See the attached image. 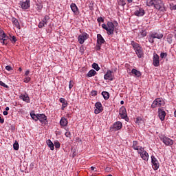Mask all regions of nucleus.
<instances>
[{
	"label": "nucleus",
	"mask_w": 176,
	"mask_h": 176,
	"mask_svg": "<svg viewBox=\"0 0 176 176\" xmlns=\"http://www.w3.org/2000/svg\"><path fill=\"white\" fill-rule=\"evenodd\" d=\"M10 41L12 42V43H16L17 42V38H16V36H12L10 38H9V36L5 33V31H3L2 29H0V42L2 43L3 45H6L9 43Z\"/></svg>",
	"instance_id": "1"
},
{
	"label": "nucleus",
	"mask_w": 176,
	"mask_h": 176,
	"mask_svg": "<svg viewBox=\"0 0 176 176\" xmlns=\"http://www.w3.org/2000/svg\"><path fill=\"white\" fill-rule=\"evenodd\" d=\"M147 6H151L160 10V12H164L166 8H164V3L162 0H146Z\"/></svg>",
	"instance_id": "2"
},
{
	"label": "nucleus",
	"mask_w": 176,
	"mask_h": 176,
	"mask_svg": "<svg viewBox=\"0 0 176 176\" xmlns=\"http://www.w3.org/2000/svg\"><path fill=\"white\" fill-rule=\"evenodd\" d=\"M119 23L118 21H114L113 23L111 21H108L107 24H102V28L103 30H106L108 35H113L115 31V27H118Z\"/></svg>",
	"instance_id": "3"
},
{
	"label": "nucleus",
	"mask_w": 176,
	"mask_h": 176,
	"mask_svg": "<svg viewBox=\"0 0 176 176\" xmlns=\"http://www.w3.org/2000/svg\"><path fill=\"white\" fill-rule=\"evenodd\" d=\"M131 45L133 46L138 57L139 58H142V57H144V51L142 50V47H140V44L134 41H131Z\"/></svg>",
	"instance_id": "4"
},
{
	"label": "nucleus",
	"mask_w": 176,
	"mask_h": 176,
	"mask_svg": "<svg viewBox=\"0 0 176 176\" xmlns=\"http://www.w3.org/2000/svg\"><path fill=\"white\" fill-rule=\"evenodd\" d=\"M119 115L121 119H124L126 122H129V116H127V110L124 106L121 107L119 110Z\"/></svg>",
	"instance_id": "5"
},
{
	"label": "nucleus",
	"mask_w": 176,
	"mask_h": 176,
	"mask_svg": "<svg viewBox=\"0 0 176 176\" xmlns=\"http://www.w3.org/2000/svg\"><path fill=\"white\" fill-rule=\"evenodd\" d=\"M164 104V100L158 98L153 101V104H151V108H157L158 107H163Z\"/></svg>",
	"instance_id": "6"
},
{
	"label": "nucleus",
	"mask_w": 176,
	"mask_h": 176,
	"mask_svg": "<svg viewBox=\"0 0 176 176\" xmlns=\"http://www.w3.org/2000/svg\"><path fill=\"white\" fill-rule=\"evenodd\" d=\"M160 140L162 141L163 144L166 146H171L172 145H174V140L170 139V138L167 136L161 137Z\"/></svg>",
	"instance_id": "7"
},
{
	"label": "nucleus",
	"mask_w": 176,
	"mask_h": 176,
	"mask_svg": "<svg viewBox=\"0 0 176 176\" xmlns=\"http://www.w3.org/2000/svg\"><path fill=\"white\" fill-rule=\"evenodd\" d=\"M87 39H89V34L86 32H83L78 37V41L80 45H83L85 43V41H87Z\"/></svg>",
	"instance_id": "8"
},
{
	"label": "nucleus",
	"mask_w": 176,
	"mask_h": 176,
	"mask_svg": "<svg viewBox=\"0 0 176 176\" xmlns=\"http://www.w3.org/2000/svg\"><path fill=\"white\" fill-rule=\"evenodd\" d=\"M132 148L134 151H138V153H141L144 151V147L140 146V142L137 141L133 142Z\"/></svg>",
	"instance_id": "9"
},
{
	"label": "nucleus",
	"mask_w": 176,
	"mask_h": 176,
	"mask_svg": "<svg viewBox=\"0 0 176 176\" xmlns=\"http://www.w3.org/2000/svg\"><path fill=\"white\" fill-rule=\"evenodd\" d=\"M50 20V17H49V16L47 15H45L42 19V21L39 22L38 25V28H43L45 25H47V23H49Z\"/></svg>",
	"instance_id": "10"
},
{
	"label": "nucleus",
	"mask_w": 176,
	"mask_h": 176,
	"mask_svg": "<svg viewBox=\"0 0 176 176\" xmlns=\"http://www.w3.org/2000/svg\"><path fill=\"white\" fill-rule=\"evenodd\" d=\"M151 163L153 170H155V171L156 170H159L160 164H159V161L157 160V159L155 157L154 155L151 156Z\"/></svg>",
	"instance_id": "11"
},
{
	"label": "nucleus",
	"mask_w": 176,
	"mask_h": 176,
	"mask_svg": "<svg viewBox=\"0 0 176 176\" xmlns=\"http://www.w3.org/2000/svg\"><path fill=\"white\" fill-rule=\"evenodd\" d=\"M95 107H96V109L94 110V113L96 115H98V113H101V112H102V111H104V109L102 107V104H101V102H97L95 104Z\"/></svg>",
	"instance_id": "12"
},
{
	"label": "nucleus",
	"mask_w": 176,
	"mask_h": 176,
	"mask_svg": "<svg viewBox=\"0 0 176 176\" xmlns=\"http://www.w3.org/2000/svg\"><path fill=\"white\" fill-rule=\"evenodd\" d=\"M38 120L41 122L42 124H47L48 121H47V117L46 115L42 113V114H38Z\"/></svg>",
	"instance_id": "13"
},
{
	"label": "nucleus",
	"mask_w": 176,
	"mask_h": 176,
	"mask_svg": "<svg viewBox=\"0 0 176 176\" xmlns=\"http://www.w3.org/2000/svg\"><path fill=\"white\" fill-rule=\"evenodd\" d=\"M135 16L138 17H142L145 15V10L142 8L138 7L137 10L134 12Z\"/></svg>",
	"instance_id": "14"
},
{
	"label": "nucleus",
	"mask_w": 176,
	"mask_h": 176,
	"mask_svg": "<svg viewBox=\"0 0 176 176\" xmlns=\"http://www.w3.org/2000/svg\"><path fill=\"white\" fill-rule=\"evenodd\" d=\"M138 153L140 155V157H142L145 162H148V160H149V154L144 148L142 151H140V153Z\"/></svg>",
	"instance_id": "15"
},
{
	"label": "nucleus",
	"mask_w": 176,
	"mask_h": 176,
	"mask_svg": "<svg viewBox=\"0 0 176 176\" xmlns=\"http://www.w3.org/2000/svg\"><path fill=\"white\" fill-rule=\"evenodd\" d=\"M153 65H154V67H159V65H160V60H159V55H157V54H153Z\"/></svg>",
	"instance_id": "16"
},
{
	"label": "nucleus",
	"mask_w": 176,
	"mask_h": 176,
	"mask_svg": "<svg viewBox=\"0 0 176 176\" xmlns=\"http://www.w3.org/2000/svg\"><path fill=\"white\" fill-rule=\"evenodd\" d=\"M20 100H23L25 102H27V104H30L31 102V100L30 99V96H28V94H21L19 96Z\"/></svg>",
	"instance_id": "17"
},
{
	"label": "nucleus",
	"mask_w": 176,
	"mask_h": 176,
	"mask_svg": "<svg viewBox=\"0 0 176 176\" xmlns=\"http://www.w3.org/2000/svg\"><path fill=\"white\" fill-rule=\"evenodd\" d=\"M19 6L23 10H27L30 8V0H26L25 1H20Z\"/></svg>",
	"instance_id": "18"
},
{
	"label": "nucleus",
	"mask_w": 176,
	"mask_h": 176,
	"mask_svg": "<svg viewBox=\"0 0 176 176\" xmlns=\"http://www.w3.org/2000/svg\"><path fill=\"white\" fill-rule=\"evenodd\" d=\"M158 117L162 122L166 119V111L164 109H158Z\"/></svg>",
	"instance_id": "19"
},
{
	"label": "nucleus",
	"mask_w": 176,
	"mask_h": 176,
	"mask_svg": "<svg viewBox=\"0 0 176 176\" xmlns=\"http://www.w3.org/2000/svg\"><path fill=\"white\" fill-rule=\"evenodd\" d=\"M105 80H113V76H112V71L108 70L104 76Z\"/></svg>",
	"instance_id": "20"
},
{
	"label": "nucleus",
	"mask_w": 176,
	"mask_h": 176,
	"mask_svg": "<svg viewBox=\"0 0 176 176\" xmlns=\"http://www.w3.org/2000/svg\"><path fill=\"white\" fill-rule=\"evenodd\" d=\"M122 126L123 125L120 121H117L113 124V129H114L116 131H118V130L122 129Z\"/></svg>",
	"instance_id": "21"
},
{
	"label": "nucleus",
	"mask_w": 176,
	"mask_h": 176,
	"mask_svg": "<svg viewBox=\"0 0 176 176\" xmlns=\"http://www.w3.org/2000/svg\"><path fill=\"white\" fill-rule=\"evenodd\" d=\"M151 36L154 39H162L163 38V33L160 32H153L151 33Z\"/></svg>",
	"instance_id": "22"
},
{
	"label": "nucleus",
	"mask_w": 176,
	"mask_h": 176,
	"mask_svg": "<svg viewBox=\"0 0 176 176\" xmlns=\"http://www.w3.org/2000/svg\"><path fill=\"white\" fill-rule=\"evenodd\" d=\"M59 102L62 104V107H61L62 111H64V109H65V108L68 107V102L64 98H60L59 99Z\"/></svg>",
	"instance_id": "23"
},
{
	"label": "nucleus",
	"mask_w": 176,
	"mask_h": 176,
	"mask_svg": "<svg viewBox=\"0 0 176 176\" xmlns=\"http://www.w3.org/2000/svg\"><path fill=\"white\" fill-rule=\"evenodd\" d=\"M102 43H105V40L101 35V34H97V44L98 45H102Z\"/></svg>",
	"instance_id": "24"
},
{
	"label": "nucleus",
	"mask_w": 176,
	"mask_h": 176,
	"mask_svg": "<svg viewBox=\"0 0 176 176\" xmlns=\"http://www.w3.org/2000/svg\"><path fill=\"white\" fill-rule=\"evenodd\" d=\"M60 124L62 127H66L68 126V120L65 117H62L60 120Z\"/></svg>",
	"instance_id": "25"
},
{
	"label": "nucleus",
	"mask_w": 176,
	"mask_h": 176,
	"mask_svg": "<svg viewBox=\"0 0 176 176\" xmlns=\"http://www.w3.org/2000/svg\"><path fill=\"white\" fill-rule=\"evenodd\" d=\"M70 8L74 14H78L79 12L78 11V6H76L75 3H72Z\"/></svg>",
	"instance_id": "26"
},
{
	"label": "nucleus",
	"mask_w": 176,
	"mask_h": 176,
	"mask_svg": "<svg viewBox=\"0 0 176 176\" xmlns=\"http://www.w3.org/2000/svg\"><path fill=\"white\" fill-rule=\"evenodd\" d=\"M131 74L133 76H136L137 78H140V76H141V72H140L135 69H132Z\"/></svg>",
	"instance_id": "27"
},
{
	"label": "nucleus",
	"mask_w": 176,
	"mask_h": 176,
	"mask_svg": "<svg viewBox=\"0 0 176 176\" xmlns=\"http://www.w3.org/2000/svg\"><path fill=\"white\" fill-rule=\"evenodd\" d=\"M96 75H97V72H96V70H94V69H91V70L87 74V78H91L92 76H95Z\"/></svg>",
	"instance_id": "28"
},
{
	"label": "nucleus",
	"mask_w": 176,
	"mask_h": 176,
	"mask_svg": "<svg viewBox=\"0 0 176 176\" xmlns=\"http://www.w3.org/2000/svg\"><path fill=\"white\" fill-rule=\"evenodd\" d=\"M47 145L49 146L51 151H54V144H53V142L52 140H47Z\"/></svg>",
	"instance_id": "29"
},
{
	"label": "nucleus",
	"mask_w": 176,
	"mask_h": 176,
	"mask_svg": "<svg viewBox=\"0 0 176 176\" xmlns=\"http://www.w3.org/2000/svg\"><path fill=\"white\" fill-rule=\"evenodd\" d=\"M12 23L15 25L16 28H20V23H19V20L16 18L12 19Z\"/></svg>",
	"instance_id": "30"
},
{
	"label": "nucleus",
	"mask_w": 176,
	"mask_h": 176,
	"mask_svg": "<svg viewBox=\"0 0 176 176\" xmlns=\"http://www.w3.org/2000/svg\"><path fill=\"white\" fill-rule=\"evenodd\" d=\"M30 116L33 120H35V122H38V114H35V113H31Z\"/></svg>",
	"instance_id": "31"
},
{
	"label": "nucleus",
	"mask_w": 176,
	"mask_h": 176,
	"mask_svg": "<svg viewBox=\"0 0 176 176\" xmlns=\"http://www.w3.org/2000/svg\"><path fill=\"white\" fill-rule=\"evenodd\" d=\"M102 96L105 100H108L109 98V93H108L107 91H102Z\"/></svg>",
	"instance_id": "32"
},
{
	"label": "nucleus",
	"mask_w": 176,
	"mask_h": 176,
	"mask_svg": "<svg viewBox=\"0 0 176 176\" xmlns=\"http://www.w3.org/2000/svg\"><path fill=\"white\" fill-rule=\"evenodd\" d=\"M120 6H126V0H118Z\"/></svg>",
	"instance_id": "33"
},
{
	"label": "nucleus",
	"mask_w": 176,
	"mask_h": 176,
	"mask_svg": "<svg viewBox=\"0 0 176 176\" xmlns=\"http://www.w3.org/2000/svg\"><path fill=\"white\" fill-rule=\"evenodd\" d=\"M92 68H94V69H96V71H100V66H98V64L96 63L92 64Z\"/></svg>",
	"instance_id": "34"
},
{
	"label": "nucleus",
	"mask_w": 176,
	"mask_h": 176,
	"mask_svg": "<svg viewBox=\"0 0 176 176\" xmlns=\"http://www.w3.org/2000/svg\"><path fill=\"white\" fill-rule=\"evenodd\" d=\"M166 40H167V42L169 43L170 45H171V43H173V36L168 35Z\"/></svg>",
	"instance_id": "35"
},
{
	"label": "nucleus",
	"mask_w": 176,
	"mask_h": 176,
	"mask_svg": "<svg viewBox=\"0 0 176 176\" xmlns=\"http://www.w3.org/2000/svg\"><path fill=\"white\" fill-rule=\"evenodd\" d=\"M148 42L150 43H154V42H155V37H152V34H151L149 35Z\"/></svg>",
	"instance_id": "36"
},
{
	"label": "nucleus",
	"mask_w": 176,
	"mask_h": 176,
	"mask_svg": "<svg viewBox=\"0 0 176 176\" xmlns=\"http://www.w3.org/2000/svg\"><path fill=\"white\" fill-rule=\"evenodd\" d=\"M13 148L14 149V151H19V143H14L13 144Z\"/></svg>",
	"instance_id": "37"
},
{
	"label": "nucleus",
	"mask_w": 176,
	"mask_h": 176,
	"mask_svg": "<svg viewBox=\"0 0 176 176\" xmlns=\"http://www.w3.org/2000/svg\"><path fill=\"white\" fill-rule=\"evenodd\" d=\"M140 35H142L143 38L146 36V30H142L140 32Z\"/></svg>",
	"instance_id": "38"
},
{
	"label": "nucleus",
	"mask_w": 176,
	"mask_h": 176,
	"mask_svg": "<svg viewBox=\"0 0 176 176\" xmlns=\"http://www.w3.org/2000/svg\"><path fill=\"white\" fill-rule=\"evenodd\" d=\"M31 80V78L30 77H25L23 80V82L25 83H28L29 82H30Z\"/></svg>",
	"instance_id": "39"
},
{
	"label": "nucleus",
	"mask_w": 176,
	"mask_h": 176,
	"mask_svg": "<svg viewBox=\"0 0 176 176\" xmlns=\"http://www.w3.org/2000/svg\"><path fill=\"white\" fill-rule=\"evenodd\" d=\"M0 86H2L6 89H8L9 87V86H8L6 84H5V82H3L2 81H0Z\"/></svg>",
	"instance_id": "40"
},
{
	"label": "nucleus",
	"mask_w": 176,
	"mask_h": 176,
	"mask_svg": "<svg viewBox=\"0 0 176 176\" xmlns=\"http://www.w3.org/2000/svg\"><path fill=\"white\" fill-rule=\"evenodd\" d=\"M72 87H74V82H72V80H70L69 82V90H71V89H72Z\"/></svg>",
	"instance_id": "41"
},
{
	"label": "nucleus",
	"mask_w": 176,
	"mask_h": 176,
	"mask_svg": "<svg viewBox=\"0 0 176 176\" xmlns=\"http://www.w3.org/2000/svg\"><path fill=\"white\" fill-rule=\"evenodd\" d=\"M161 58H164L165 57H167V53L162 52L160 54Z\"/></svg>",
	"instance_id": "42"
},
{
	"label": "nucleus",
	"mask_w": 176,
	"mask_h": 176,
	"mask_svg": "<svg viewBox=\"0 0 176 176\" xmlns=\"http://www.w3.org/2000/svg\"><path fill=\"white\" fill-rule=\"evenodd\" d=\"M54 145H55V148H56V149H58V148H60V142H54Z\"/></svg>",
	"instance_id": "43"
},
{
	"label": "nucleus",
	"mask_w": 176,
	"mask_h": 176,
	"mask_svg": "<svg viewBox=\"0 0 176 176\" xmlns=\"http://www.w3.org/2000/svg\"><path fill=\"white\" fill-rule=\"evenodd\" d=\"M91 96H92L93 97H96V96H97V91H91Z\"/></svg>",
	"instance_id": "44"
},
{
	"label": "nucleus",
	"mask_w": 176,
	"mask_h": 176,
	"mask_svg": "<svg viewBox=\"0 0 176 176\" xmlns=\"http://www.w3.org/2000/svg\"><path fill=\"white\" fill-rule=\"evenodd\" d=\"M98 23H104V19L102 17H99L97 19Z\"/></svg>",
	"instance_id": "45"
},
{
	"label": "nucleus",
	"mask_w": 176,
	"mask_h": 176,
	"mask_svg": "<svg viewBox=\"0 0 176 176\" xmlns=\"http://www.w3.org/2000/svg\"><path fill=\"white\" fill-rule=\"evenodd\" d=\"M6 69L7 71H12V70H13V68H12V67H10V65H7V66L6 67Z\"/></svg>",
	"instance_id": "46"
},
{
	"label": "nucleus",
	"mask_w": 176,
	"mask_h": 176,
	"mask_svg": "<svg viewBox=\"0 0 176 176\" xmlns=\"http://www.w3.org/2000/svg\"><path fill=\"white\" fill-rule=\"evenodd\" d=\"M96 50H101V45L98 44L96 47Z\"/></svg>",
	"instance_id": "47"
},
{
	"label": "nucleus",
	"mask_w": 176,
	"mask_h": 176,
	"mask_svg": "<svg viewBox=\"0 0 176 176\" xmlns=\"http://www.w3.org/2000/svg\"><path fill=\"white\" fill-rule=\"evenodd\" d=\"M0 123L1 124H3V123H5V120L3 118H2V117L0 116Z\"/></svg>",
	"instance_id": "48"
},
{
	"label": "nucleus",
	"mask_w": 176,
	"mask_h": 176,
	"mask_svg": "<svg viewBox=\"0 0 176 176\" xmlns=\"http://www.w3.org/2000/svg\"><path fill=\"white\" fill-rule=\"evenodd\" d=\"M65 135H66V137H67V138L71 137V132H69V131L66 132V133H65Z\"/></svg>",
	"instance_id": "49"
},
{
	"label": "nucleus",
	"mask_w": 176,
	"mask_h": 176,
	"mask_svg": "<svg viewBox=\"0 0 176 176\" xmlns=\"http://www.w3.org/2000/svg\"><path fill=\"white\" fill-rule=\"evenodd\" d=\"M91 171H97V168L94 167V166H91Z\"/></svg>",
	"instance_id": "50"
},
{
	"label": "nucleus",
	"mask_w": 176,
	"mask_h": 176,
	"mask_svg": "<svg viewBox=\"0 0 176 176\" xmlns=\"http://www.w3.org/2000/svg\"><path fill=\"white\" fill-rule=\"evenodd\" d=\"M28 75H30V70H27L25 73V76H28Z\"/></svg>",
	"instance_id": "51"
},
{
	"label": "nucleus",
	"mask_w": 176,
	"mask_h": 176,
	"mask_svg": "<svg viewBox=\"0 0 176 176\" xmlns=\"http://www.w3.org/2000/svg\"><path fill=\"white\" fill-rule=\"evenodd\" d=\"M172 10H176V5L171 7Z\"/></svg>",
	"instance_id": "52"
},
{
	"label": "nucleus",
	"mask_w": 176,
	"mask_h": 176,
	"mask_svg": "<svg viewBox=\"0 0 176 176\" xmlns=\"http://www.w3.org/2000/svg\"><path fill=\"white\" fill-rule=\"evenodd\" d=\"M3 113L4 116H6V115H8V111H4Z\"/></svg>",
	"instance_id": "53"
},
{
	"label": "nucleus",
	"mask_w": 176,
	"mask_h": 176,
	"mask_svg": "<svg viewBox=\"0 0 176 176\" xmlns=\"http://www.w3.org/2000/svg\"><path fill=\"white\" fill-rule=\"evenodd\" d=\"M128 3H132L133 0H127Z\"/></svg>",
	"instance_id": "54"
},
{
	"label": "nucleus",
	"mask_w": 176,
	"mask_h": 176,
	"mask_svg": "<svg viewBox=\"0 0 176 176\" xmlns=\"http://www.w3.org/2000/svg\"><path fill=\"white\" fill-rule=\"evenodd\" d=\"M42 6H38V9H39V10H42Z\"/></svg>",
	"instance_id": "55"
},
{
	"label": "nucleus",
	"mask_w": 176,
	"mask_h": 176,
	"mask_svg": "<svg viewBox=\"0 0 176 176\" xmlns=\"http://www.w3.org/2000/svg\"><path fill=\"white\" fill-rule=\"evenodd\" d=\"M120 104H121V105H123V104H124V101L121 100V101H120Z\"/></svg>",
	"instance_id": "56"
},
{
	"label": "nucleus",
	"mask_w": 176,
	"mask_h": 176,
	"mask_svg": "<svg viewBox=\"0 0 176 176\" xmlns=\"http://www.w3.org/2000/svg\"><path fill=\"white\" fill-rule=\"evenodd\" d=\"M19 71L20 72H21V71H23V69H22L21 67H19Z\"/></svg>",
	"instance_id": "57"
},
{
	"label": "nucleus",
	"mask_w": 176,
	"mask_h": 176,
	"mask_svg": "<svg viewBox=\"0 0 176 176\" xmlns=\"http://www.w3.org/2000/svg\"><path fill=\"white\" fill-rule=\"evenodd\" d=\"M6 111H9V107H6Z\"/></svg>",
	"instance_id": "58"
},
{
	"label": "nucleus",
	"mask_w": 176,
	"mask_h": 176,
	"mask_svg": "<svg viewBox=\"0 0 176 176\" xmlns=\"http://www.w3.org/2000/svg\"><path fill=\"white\" fill-rule=\"evenodd\" d=\"M174 116H175V118H176V110L174 112Z\"/></svg>",
	"instance_id": "59"
},
{
	"label": "nucleus",
	"mask_w": 176,
	"mask_h": 176,
	"mask_svg": "<svg viewBox=\"0 0 176 176\" xmlns=\"http://www.w3.org/2000/svg\"><path fill=\"white\" fill-rule=\"evenodd\" d=\"M137 122H140V118H137Z\"/></svg>",
	"instance_id": "60"
},
{
	"label": "nucleus",
	"mask_w": 176,
	"mask_h": 176,
	"mask_svg": "<svg viewBox=\"0 0 176 176\" xmlns=\"http://www.w3.org/2000/svg\"><path fill=\"white\" fill-rule=\"evenodd\" d=\"M108 176H112V175H108Z\"/></svg>",
	"instance_id": "61"
},
{
	"label": "nucleus",
	"mask_w": 176,
	"mask_h": 176,
	"mask_svg": "<svg viewBox=\"0 0 176 176\" xmlns=\"http://www.w3.org/2000/svg\"><path fill=\"white\" fill-rule=\"evenodd\" d=\"M67 116H69V114H67Z\"/></svg>",
	"instance_id": "62"
}]
</instances>
